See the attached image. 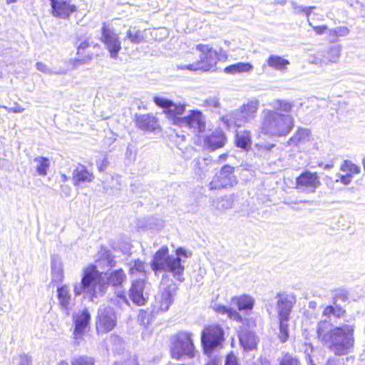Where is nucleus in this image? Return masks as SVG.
Returning a JSON list of instances; mask_svg holds the SVG:
<instances>
[{"instance_id":"obj_8","label":"nucleus","mask_w":365,"mask_h":365,"mask_svg":"<svg viewBox=\"0 0 365 365\" xmlns=\"http://www.w3.org/2000/svg\"><path fill=\"white\" fill-rule=\"evenodd\" d=\"M101 41L109 52L110 58H117L122 48L119 35L114 29L107 26L105 23L101 28Z\"/></svg>"},{"instance_id":"obj_27","label":"nucleus","mask_w":365,"mask_h":365,"mask_svg":"<svg viewBox=\"0 0 365 365\" xmlns=\"http://www.w3.org/2000/svg\"><path fill=\"white\" fill-rule=\"evenodd\" d=\"M51 275L52 281L56 283L61 282L64 277L62 262L56 256L51 258Z\"/></svg>"},{"instance_id":"obj_11","label":"nucleus","mask_w":365,"mask_h":365,"mask_svg":"<svg viewBox=\"0 0 365 365\" xmlns=\"http://www.w3.org/2000/svg\"><path fill=\"white\" fill-rule=\"evenodd\" d=\"M237 182L234 175V168L229 165H224L217 173L210 183V190H218L228 187H232Z\"/></svg>"},{"instance_id":"obj_54","label":"nucleus","mask_w":365,"mask_h":365,"mask_svg":"<svg viewBox=\"0 0 365 365\" xmlns=\"http://www.w3.org/2000/svg\"><path fill=\"white\" fill-rule=\"evenodd\" d=\"M125 156L127 158H128L130 160H134L135 156V150L132 145H128L126 152H125Z\"/></svg>"},{"instance_id":"obj_3","label":"nucleus","mask_w":365,"mask_h":365,"mask_svg":"<svg viewBox=\"0 0 365 365\" xmlns=\"http://www.w3.org/2000/svg\"><path fill=\"white\" fill-rule=\"evenodd\" d=\"M155 103L164 109V112L172 119L174 125L185 128L195 135V143L199 145H205V125L202 120V114L197 110H190L189 114L182 116L185 113V105H177L173 101L155 96L153 98Z\"/></svg>"},{"instance_id":"obj_31","label":"nucleus","mask_w":365,"mask_h":365,"mask_svg":"<svg viewBox=\"0 0 365 365\" xmlns=\"http://www.w3.org/2000/svg\"><path fill=\"white\" fill-rule=\"evenodd\" d=\"M253 70V66L250 63L240 62L227 66L224 71L229 74H235L242 72H250Z\"/></svg>"},{"instance_id":"obj_7","label":"nucleus","mask_w":365,"mask_h":365,"mask_svg":"<svg viewBox=\"0 0 365 365\" xmlns=\"http://www.w3.org/2000/svg\"><path fill=\"white\" fill-rule=\"evenodd\" d=\"M171 355L178 360L194 356V345L190 334L180 332L175 336Z\"/></svg>"},{"instance_id":"obj_21","label":"nucleus","mask_w":365,"mask_h":365,"mask_svg":"<svg viewBox=\"0 0 365 365\" xmlns=\"http://www.w3.org/2000/svg\"><path fill=\"white\" fill-rule=\"evenodd\" d=\"M231 303L233 306L236 307L239 311L248 314L254 307L255 299L248 294H242L232 297Z\"/></svg>"},{"instance_id":"obj_44","label":"nucleus","mask_w":365,"mask_h":365,"mask_svg":"<svg viewBox=\"0 0 365 365\" xmlns=\"http://www.w3.org/2000/svg\"><path fill=\"white\" fill-rule=\"evenodd\" d=\"M279 365H302L297 357L286 354L280 360Z\"/></svg>"},{"instance_id":"obj_38","label":"nucleus","mask_w":365,"mask_h":365,"mask_svg":"<svg viewBox=\"0 0 365 365\" xmlns=\"http://www.w3.org/2000/svg\"><path fill=\"white\" fill-rule=\"evenodd\" d=\"M130 272L131 274L139 273L143 276L145 275V264L140 259H136L129 263Z\"/></svg>"},{"instance_id":"obj_6","label":"nucleus","mask_w":365,"mask_h":365,"mask_svg":"<svg viewBox=\"0 0 365 365\" xmlns=\"http://www.w3.org/2000/svg\"><path fill=\"white\" fill-rule=\"evenodd\" d=\"M259 106V102L257 99L249 100L239 108L235 109L223 116L222 120L228 129L241 127L256 118Z\"/></svg>"},{"instance_id":"obj_42","label":"nucleus","mask_w":365,"mask_h":365,"mask_svg":"<svg viewBox=\"0 0 365 365\" xmlns=\"http://www.w3.org/2000/svg\"><path fill=\"white\" fill-rule=\"evenodd\" d=\"M341 170L344 172H350L354 174H359L361 172V168L349 160H344L341 166Z\"/></svg>"},{"instance_id":"obj_4","label":"nucleus","mask_w":365,"mask_h":365,"mask_svg":"<svg viewBox=\"0 0 365 365\" xmlns=\"http://www.w3.org/2000/svg\"><path fill=\"white\" fill-rule=\"evenodd\" d=\"M190 256L184 249H177L175 255H170L168 247L163 246L154 255L150 262V266L155 275L158 272H168L173 274L178 281L182 282L184 265L182 257L187 258Z\"/></svg>"},{"instance_id":"obj_61","label":"nucleus","mask_w":365,"mask_h":365,"mask_svg":"<svg viewBox=\"0 0 365 365\" xmlns=\"http://www.w3.org/2000/svg\"><path fill=\"white\" fill-rule=\"evenodd\" d=\"M89 46V43L87 40L83 41L78 46V53H81V51L86 50Z\"/></svg>"},{"instance_id":"obj_40","label":"nucleus","mask_w":365,"mask_h":365,"mask_svg":"<svg viewBox=\"0 0 365 365\" xmlns=\"http://www.w3.org/2000/svg\"><path fill=\"white\" fill-rule=\"evenodd\" d=\"M71 365H94L93 358L88 356H78L73 357Z\"/></svg>"},{"instance_id":"obj_1","label":"nucleus","mask_w":365,"mask_h":365,"mask_svg":"<svg viewBox=\"0 0 365 365\" xmlns=\"http://www.w3.org/2000/svg\"><path fill=\"white\" fill-rule=\"evenodd\" d=\"M125 279V275L122 269H117L107 274L100 272L96 266L89 265L83 268L81 282H75L73 285L76 296L83 294L91 301L94 302L96 298L103 296L108 285L120 289L119 286Z\"/></svg>"},{"instance_id":"obj_12","label":"nucleus","mask_w":365,"mask_h":365,"mask_svg":"<svg viewBox=\"0 0 365 365\" xmlns=\"http://www.w3.org/2000/svg\"><path fill=\"white\" fill-rule=\"evenodd\" d=\"M225 341V331L219 324L207 326V358L211 357L213 349L222 348Z\"/></svg>"},{"instance_id":"obj_59","label":"nucleus","mask_w":365,"mask_h":365,"mask_svg":"<svg viewBox=\"0 0 365 365\" xmlns=\"http://www.w3.org/2000/svg\"><path fill=\"white\" fill-rule=\"evenodd\" d=\"M316 7L315 6H306L305 8V10L304 11V14L306 17L307 18V20H308V23H309V25L310 26H312V24L310 22V21L309 20V18L312 14V12L313 11V10L315 9Z\"/></svg>"},{"instance_id":"obj_22","label":"nucleus","mask_w":365,"mask_h":365,"mask_svg":"<svg viewBox=\"0 0 365 365\" xmlns=\"http://www.w3.org/2000/svg\"><path fill=\"white\" fill-rule=\"evenodd\" d=\"M310 130L307 128H300L285 143V146L299 148L310 140Z\"/></svg>"},{"instance_id":"obj_35","label":"nucleus","mask_w":365,"mask_h":365,"mask_svg":"<svg viewBox=\"0 0 365 365\" xmlns=\"http://www.w3.org/2000/svg\"><path fill=\"white\" fill-rule=\"evenodd\" d=\"M289 336V321L279 320V340L281 343H285Z\"/></svg>"},{"instance_id":"obj_14","label":"nucleus","mask_w":365,"mask_h":365,"mask_svg":"<svg viewBox=\"0 0 365 365\" xmlns=\"http://www.w3.org/2000/svg\"><path fill=\"white\" fill-rule=\"evenodd\" d=\"M276 299L277 301V312L279 320L289 321L290 314L292 312L294 301L292 297L287 294L277 293Z\"/></svg>"},{"instance_id":"obj_37","label":"nucleus","mask_w":365,"mask_h":365,"mask_svg":"<svg viewBox=\"0 0 365 365\" xmlns=\"http://www.w3.org/2000/svg\"><path fill=\"white\" fill-rule=\"evenodd\" d=\"M115 298H111V302L120 307H123L124 306H128L129 304L128 300L125 297L124 292L118 288L115 291Z\"/></svg>"},{"instance_id":"obj_55","label":"nucleus","mask_w":365,"mask_h":365,"mask_svg":"<svg viewBox=\"0 0 365 365\" xmlns=\"http://www.w3.org/2000/svg\"><path fill=\"white\" fill-rule=\"evenodd\" d=\"M292 6L294 10V14H302L305 10L306 6H303L302 5H298L295 2L292 3Z\"/></svg>"},{"instance_id":"obj_60","label":"nucleus","mask_w":365,"mask_h":365,"mask_svg":"<svg viewBox=\"0 0 365 365\" xmlns=\"http://www.w3.org/2000/svg\"><path fill=\"white\" fill-rule=\"evenodd\" d=\"M340 359L336 357H331L327 359L325 365H340Z\"/></svg>"},{"instance_id":"obj_36","label":"nucleus","mask_w":365,"mask_h":365,"mask_svg":"<svg viewBox=\"0 0 365 365\" xmlns=\"http://www.w3.org/2000/svg\"><path fill=\"white\" fill-rule=\"evenodd\" d=\"M349 29L346 26H339L329 30V36L331 41H336L339 37L346 36L349 34Z\"/></svg>"},{"instance_id":"obj_2","label":"nucleus","mask_w":365,"mask_h":365,"mask_svg":"<svg viewBox=\"0 0 365 365\" xmlns=\"http://www.w3.org/2000/svg\"><path fill=\"white\" fill-rule=\"evenodd\" d=\"M356 326L354 323H343L329 327L327 320L317 323V334L321 343L335 356L350 353L355 344Z\"/></svg>"},{"instance_id":"obj_63","label":"nucleus","mask_w":365,"mask_h":365,"mask_svg":"<svg viewBox=\"0 0 365 365\" xmlns=\"http://www.w3.org/2000/svg\"><path fill=\"white\" fill-rule=\"evenodd\" d=\"M201 344L202 351L205 353V328H204L201 332Z\"/></svg>"},{"instance_id":"obj_17","label":"nucleus","mask_w":365,"mask_h":365,"mask_svg":"<svg viewBox=\"0 0 365 365\" xmlns=\"http://www.w3.org/2000/svg\"><path fill=\"white\" fill-rule=\"evenodd\" d=\"M240 344L245 351H250L257 349L259 342L256 334L247 329H242L238 332Z\"/></svg>"},{"instance_id":"obj_34","label":"nucleus","mask_w":365,"mask_h":365,"mask_svg":"<svg viewBox=\"0 0 365 365\" xmlns=\"http://www.w3.org/2000/svg\"><path fill=\"white\" fill-rule=\"evenodd\" d=\"M272 106L274 108L273 110L282 111L288 114L292 110L293 104L285 100L277 99L272 102Z\"/></svg>"},{"instance_id":"obj_33","label":"nucleus","mask_w":365,"mask_h":365,"mask_svg":"<svg viewBox=\"0 0 365 365\" xmlns=\"http://www.w3.org/2000/svg\"><path fill=\"white\" fill-rule=\"evenodd\" d=\"M144 32L145 31H142L140 30L129 29L126 32L125 39H128L132 43L139 44L145 41Z\"/></svg>"},{"instance_id":"obj_19","label":"nucleus","mask_w":365,"mask_h":365,"mask_svg":"<svg viewBox=\"0 0 365 365\" xmlns=\"http://www.w3.org/2000/svg\"><path fill=\"white\" fill-rule=\"evenodd\" d=\"M91 315L87 309L83 310L74 317L75 329L73 331L76 340L81 339L86 327L89 324Z\"/></svg>"},{"instance_id":"obj_47","label":"nucleus","mask_w":365,"mask_h":365,"mask_svg":"<svg viewBox=\"0 0 365 365\" xmlns=\"http://www.w3.org/2000/svg\"><path fill=\"white\" fill-rule=\"evenodd\" d=\"M17 365H34L33 358L27 354H21L16 358Z\"/></svg>"},{"instance_id":"obj_13","label":"nucleus","mask_w":365,"mask_h":365,"mask_svg":"<svg viewBox=\"0 0 365 365\" xmlns=\"http://www.w3.org/2000/svg\"><path fill=\"white\" fill-rule=\"evenodd\" d=\"M321 182L317 173L309 170L302 172L296 178V187L307 193H313L320 186Z\"/></svg>"},{"instance_id":"obj_52","label":"nucleus","mask_w":365,"mask_h":365,"mask_svg":"<svg viewBox=\"0 0 365 365\" xmlns=\"http://www.w3.org/2000/svg\"><path fill=\"white\" fill-rule=\"evenodd\" d=\"M36 68L45 73L52 74L53 73L47 66L45 63L41 62H38L36 64Z\"/></svg>"},{"instance_id":"obj_58","label":"nucleus","mask_w":365,"mask_h":365,"mask_svg":"<svg viewBox=\"0 0 365 365\" xmlns=\"http://www.w3.org/2000/svg\"><path fill=\"white\" fill-rule=\"evenodd\" d=\"M353 176L351 174H346L340 176V182L344 185H349L352 180Z\"/></svg>"},{"instance_id":"obj_51","label":"nucleus","mask_w":365,"mask_h":365,"mask_svg":"<svg viewBox=\"0 0 365 365\" xmlns=\"http://www.w3.org/2000/svg\"><path fill=\"white\" fill-rule=\"evenodd\" d=\"M219 106H220L219 98L217 96H210L209 98L207 99V106H212L213 108H218Z\"/></svg>"},{"instance_id":"obj_39","label":"nucleus","mask_w":365,"mask_h":365,"mask_svg":"<svg viewBox=\"0 0 365 365\" xmlns=\"http://www.w3.org/2000/svg\"><path fill=\"white\" fill-rule=\"evenodd\" d=\"M205 58V56H203V57L200 56V59H201L200 61H197V62H195V63H193L191 64H188V65L180 66L179 68L180 69L186 68V69L193 71H201L203 72L205 71V63L204 62Z\"/></svg>"},{"instance_id":"obj_57","label":"nucleus","mask_w":365,"mask_h":365,"mask_svg":"<svg viewBox=\"0 0 365 365\" xmlns=\"http://www.w3.org/2000/svg\"><path fill=\"white\" fill-rule=\"evenodd\" d=\"M213 309L216 312L227 314L230 308H227L224 305L215 304L213 307Z\"/></svg>"},{"instance_id":"obj_28","label":"nucleus","mask_w":365,"mask_h":365,"mask_svg":"<svg viewBox=\"0 0 365 365\" xmlns=\"http://www.w3.org/2000/svg\"><path fill=\"white\" fill-rule=\"evenodd\" d=\"M267 65L275 70L283 71L289 65V61L282 56L270 55L267 60Z\"/></svg>"},{"instance_id":"obj_48","label":"nucleus","mask_w":365,"mask_h":365,"mask_svg":"<svg viewBox=\"0 0 365 365\" xmlns=\"http://www.w3.org/2000/svg\"><path fill=\"white\" fill-rule=\"evenodd\" d=\"M228 317L237 322L242 323L244 321L243 317L233 308H230L227 312Z\"/></svg>"},{"instance_id":"obj_32","label":"nucleus","mask_w":365,"mask_h":365,"mask_svg":"<svg viewBox=\"0 0 365 365\" xmlns=\"http://www.w3.org/2000/svg\"><path fill=\"white\" fill-rule=\"evenodd\" d=\"M233 199L232 195H225L216 200L212 201V205L220 211H223L232 207Z\"/></svg>"},{"instance_id":"obj_23","label":"nucleus","mask_w":365,"mask_h":365,"mask_svg":"<svg viewBox=\"0 0 365 365\" xmlns=\"http://www.w3.org/2000/svg\"><path fill=\"white\" fill-rule=\"evenodd\" d=\"M207 71H215L218 69L217 67V61H222L225 58V53L220 50V52H217L216 50H214L212 48H208L207 45Z\"/></svg>"},{"instance_id":"obj_29","label":"nucleus","mask_w":365,"mask_h":365,"mask_svg":"<svg viewBox=\"0 0 365 365\" xmlns=\"http://www.w3.org/2000/svg\"><path fill=\"white\" fill-rule=\"evenodd\" d=\"M58 299L61 307L65 310H68L71 295L67 285H62L57 287Z\"/></svg>"},{"instance_id":"obj_9","label":"nucleus","mask_w":365,"mask_h":365,"mask_svg":"<svg viewBox=\"0 0 365 365\" xmlns=\"http://www.w3.org/2000/svg\"><path fill=\"white\" fill-rule=\"evenodd\" d=\"M175 290V284L172 282L166 284L165 277H163L160 285V291L155 296L154 307L161 312H166L173 303Z\"/></svg>"},{"instance_id":"obj_30","label":"nucleus","mask_w":365,"mask_h":365,"mask_svg":"<svg viewBox=\"0 0 365 365\" xmlns=\"http://www.w3.org/2000/svg\"><path fill=\"white\" fill-rule=\"evenodd\" d=\"M35 170L40 176H46L50 168V160L45 157L38 156L34 159Z\"/></svg>"},{"instance_id":"obj_64","label":"nucleus","mask_w":365,"mask_h":365,"mask_svg":"<svg viewBox=\"0 0 365 365\" xmlns=\"http://www.w3.org/2000/svg\"><path fill=\"white\" fill-rule=\"evenodd\" d=\"M227 157H228V155H227V153H222V154H221V155H220L218 156V160H217V161H218V162H222V161H225V160H226V159L227 158Z\"/></svg>"},{"instance_id":"obj_18","label":"nucleus","mask_w":365,"mask_h":365,"mask_svg":"<svg viewBox=\"0 0 365 365\" xmlns=\"http://www.w3.org/2000/svg\"><path fill=\"white\" fill-rule=\"evenodd\" d=\"M93 174L83 165H76L72 171V181L76 187H82L84 184L93 180Z\"/></svg>"},{"instance_id":"obj_49","label":"nucleus","mask_w":365,"mask_h":365,"mask_svg":"<svg viewBox=\"0 0 365 365\" xmlns=\"http://www.w3.org/2000/svg\"><path fill=\"white\" fill-rule=\"evenodd\" d=\"M77 54L79 58L77 61L83 64L87 63L91 58V54L90 53H87L86 50L81 51V53L77 52Z\"/></svg>"},{"instance_id":"obj_46","label":"nucleus","mask_w":365,"mask_h":365,"mask_svg":"<svg viewBox=\"0 0 365 365\" xmlns=\"http://www.w3.org/2000/svg\"><path fill=\"white\" fill-rule=\"evenodd\" d=\"M115 365H139V364L135 355L127 354L126 358L122 361H116Z\"/></svg>"},{"instance_id":"obj_15","label":"nucleus","mask_w":365,"mask_h":365,"mask_svg":"<svg viewBox=\"0 0 365 365\" xmlns=\"http://www.w3.org/2000/svg\"><path fill=\"white\" fill-rule=\"evenodd\" d=\"M53 16L60 19H68L76 11V6L70 4L66 0H50Z\"/></svg>"},{"instance_id":"obj_43","label":"nucleus","mask_w":365,"mask_h":365,"mask_svg":"<svg viewBox=\"0 0 365 365\" xmlns=\"http://www.w3.org/2000/svg\"><path fill=\"white\" fill-rule=\"evenodd\" d=\"M341 48L338 46H334L329 48L327 51V59L330 62H336L340 56Z\"/></svg>"},{"instance_id":"obj_56","label":"nucleus","mask_w":365,"mask_h":365,"mask_svg":"<svg viewBox=\"0 0 365 365\" xmlns=\"http://www.w3.org/2000/svg\"><path fill=\"white\" fill-rule=\"evenodd\" d=\"M314 29V31L316 32L317 34H324L326 31H328L329 32V29L327 26L325 25H322V26H312Z\"/></svg>"},{"instance_id":"obj_5","label":"nucleus","mask_w":365,"mask_h":365,"mask_svg":"<svg viewBox=\"0 0 365 365\" xmlns=\"http://www.w3.org/2000/svg\"><path fill=\"white\" fill-rule=\"evenodd\" d=\"M294 125V118L289 114H283L277 110L264 109L262 113V130L272 136H285Z\"/></svg>"},{"instance_id":"obj_24","label":"nucleus","mask_w":365,"mask_h":365,"mask_svg":"<svg viewBox=\"0 0 365 365\" xmlns=\"http://www.w3.org/2000/svg\"><path fill=\"white\" fill-rule=\"evenodd\" d=\"M227 141L225 134L220 130L213 132L207 136V150L214 151L222 148Z\"/></svg>"},{"instance_id":"obj_25","label":"nucleus","mask_w":365,"mask_h":365,"mask_svg":"<svg viewBox=\"0 0 365 365\" xmlns=\"http://www.w3.org/2000/svg\"><path fill=\"white\" fill-rule=\"evenodd\" d=\"M136 125L140 129L148 131L154 130L158 127V120L155 117L149 114L138 116L136 118Z\"/></svg>"},{"instance_id":"obj_26","label":"nucleus","mask_w":365,"mask_h":365,"mask_svg":"<svg viewBox=\"0 0 365 365\" xmlns=\"http://www.w3.org/2000/svg\"><path fill=\"white\" fill-rule=\"evenodd\" d=\"M235 145L237 148L248 150L252 145L250 131L247 130H236Z\"/></svg>"},{"instance_id":"obj_45","label":"nucleus","mask_w":365,"mask_h":365,"mask_svg":"<svg viewBox=\"0 0 365 365\" xmlns=\"http://www.w3.org/2000/svg\"><path fill=\"white\" fill-rule=\"evenodd\" d=\"M275 146L274 144L267 143V142H262L255 143V148L257 150L260 154L267 153L269 150H271Z\"/></svg>"},{"instance_id":"obj_20","label":"nucleus","mask_w":365,"mask_h":365,"mask_svg":"<svg viewBox=\"0 0 365 365\" xmlns=\"http://www.w3.org/2000/svg\"><path fill=\"white\" fill-rule=\"evenodd\" d=\"M345 313V309L337 304L335 300L332 305H328L324 308L322 316L325 317L324 320H327L330 327L332 322H334L337 319L343 317Z\"/></svg>"},{"instance_id":"obj_10","label":"nucleus","mask_w":365,"mask_h":365,"mask_svg":"<svg viewBox=\"0 0 365 365\" xmlns=\"http://www.w3.org/2000/svg\"><path fill=\"white\" fill-rule=\"evenodd\" d=\"M116 325V316L110 307L101 306L96 319V330L98 334L110 331Z\"/></svg>"},{"instance_id":"obj_53","label":"nucleus","mask_w":365,"mask_h":365,"mask_svg":"<svg viewBox=\"0 0 365 365\" xmlns=\"http://www.w3.org/2000/svg\"><path fill=\"white\" fill-rule=\"evenodd\" d=\"M3 108L6 109L8 112L14 113H22L24 110V108H22L20 105L16 104L14 108H9L6 106H3Z\"/></svg>"},{"instance_id":"obj_16","label":"nucleus","mask_w":365,"mask_h":365,"mask_svg":"<svg viewBox=\"0 0 365 365\" xmlns=\"http://www.w3.org/2000/svg\"><path fill=\"white\" fill-rule=\"evenodd\" d=\"M146 282L144 279H137L133 281L129 290V297L133 302L138 306L145 304L147 297L144 290Z\"/></svg>"},{"instance_id":"obj_41","label":"nucleus","mask_w":365,"mask_h":365,"mask_svg":"<svg viewBox=\"0 0 365 365\" xmlns=\"http://www.w3.org/2000/svg\"><path fill=\"white\" fill-rule=\"evenodd\" d=\"M193 170L197 175L200 178H203L204 175V165H205V158H202L195 159L192 161Z\"/></svg>"},{"instance_id":"obj_50","label":"nucleus","mask_w":365,"mask_h":365,"mask_svg":"<svg viewBox=\"0 0 365 365\" xmlns=\"http://www.w3.org/2000/svg\"><path fill=\"white\" fill-rule=\"evenodd\" d=\"M225 365H240L237 357L232 352L227 355Z\"/></svg>"},{"instance_id":"obj_62","label":"nucleus","mask_w":365,"mask_h":365,"mask_svg":"<svg viewBox=\"0 0 365 365\" xmlns=\"http://www.w3.org/2000/svg\"><path fill=\"white\" fill-rule=\"evenodd\" d=\"M61 192L64 194L66 197L70 196L71 189L68 185H61Z\"/></svg>"}]
</instances>
